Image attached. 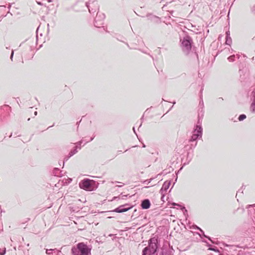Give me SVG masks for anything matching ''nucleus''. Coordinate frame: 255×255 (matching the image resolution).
<instances>
[{
    "label": "nucleus",
    "mask_w": 255,
    "mask_h": 255,
    "mask_svg": "<svg viewBox=\"0 0 255 255\" xmlns=\"http://www.w3.org/2000/svg\"><path fill=\"white\" fill-rule=\"evenodd\" d=\"M91 248L83 242L79 243L71 249L72 255H89Z\"/></svg>",
    "instance_id": "nucleus-1"
},
{
    "label": "nucleus",
    "mask_w": 255,
    "mask_h": 255,
    "mask_svg": "<svg viewBox=\"0 0 255 255\" xmlns=\"http://www.w3.org/2000/svg\"><path fill=\"white\" fill-rule=\"evenodd\" d=\"M157 249V240L155 238H151L149 241L148 246L143 249L142 255H156Z\"/></svg>",
    "instance_id": "nucleus-2"
},
{
    "label": "nucleus",
    "mask_w": 255,
    "mask_h": 255,
    "mask_svg": "<svg viewBox=\"0 0 255 255\" xmlns=\"http://www.w3.org/2000/svg\"><path fill=\"white\" fill-rule=\"evenodd\" d=\"M79 185L80 188L89 191L95 190L97 188L96 182L88 178L81 180Z\"/></svg>",
    "instance_id": "nucleus-3"
},
{
    "label": "nucleus",
    "mask_w": 255,
    "mask_h": 255,
    "mask_svg": "<svg viewBox=\"0 0 255 255\" xmlns=\"http://www.w3.org/2000/svg\"><path fill=\"white\" fill-rule=\"evenodd\" d=\"M181 47L184 53L187 55L191 50L192 45L193 43L192 39L188 35H186L181 39Z\"/></svg>",
    "instance_id": "nucleus-4"
},
{
    "label": "nucleus",
    "mask_w": 255,
    "mask_h": 255,
    "mask_svg": "<svg viewBox=\"0 0 255 255\" xmlns=\"http://www.w3.org/2000/svg\"><path fill=\"white\" fill-rule=\"evenodd\" d=\"M87 2L83 1H77L72 7L71 8L75 12H80L86 10Z\"/></svg>",
    "instance_id": "nucleus-5"
},
{
    "label": "nucleus",
    "mask_w": 255,
    "mask_h": 255,
    "mask_svg": "<svg viewBox=\"0 0 255 255\" xmlns=\"http://www.w3.org/2000/svg\"><path fill=\"white\" fill-rule=\"evenodd\" d=\"M105 18L104 13L98 12L96 16L94 25L96 27H101L104 24V20Z\"/></svg>",
    "instance_id": "nucleus-6"
},
{
    "label": "nucleus",
    "mask_w": 255,
    "mask_h": 255,
    "mask_svg": "<svg viewBox=\"0 0 255 255\" xmlns=\"http://www.w3.org/2000/svg\"><path fill=\"white\" fill-rule=\"evenodd\" d=\"M86 8H88L91 13H94L99 10V6L97 1H93L92 2H87Z\"/></svg>",
    "instance_id": "nucleus-7"
},
{
    "label": "nucleus",
    "mask_w": 255,
    "mask_h": 255,
    "mask_svg": "<svg viewBox=\"0 0 255 255\" xmlns=\"http://www.w3.org/2000/svg\"><path fill=\"white\" fill-rule=\"evenodd\" d=\"M203 129L201 124H200L199 121H198L197 125L196 126L193 131V134L198 135L200 138L202 137V136Z\"/></svg>",
    "instance_id": "nucleus-8"
},
{
    "label": "nucleus",
    "mask_w": 255,
    "mask_h": 255,
    "mask_svg": "<svg viewBox=\"0 0 255 255\" xmlns=\"http://www.w3.org/2000/svg\"><path fill=\"white\" fill-rule=\"evenodd\" d=\"M132 206H129L128 204H126L116 208L114 211L117 213H123L128 211L132 208Z\"/></svg>",
    "instance_id": "nucleus-9"
},
{
    "label": "nucleus",
    "mask_w": 255,
    "mask_h": 255,
    "mask_svg": "<svg viewBox=\"0 0 255 255\" xmlns=\"http://www.w3.org/2000/svg\"><path fill=\"white\" fill-rule=\"evenodd\" d=\"M171 184V181H166L162 185V186L160 190V192L161 194H163L165 193L169 188L170 185Z\"/></svg>",
    "instance_id": "nucleus-10"
},
{
    "label": "nucleus",
    "mask_w": 255,
    "mask_h": 255,
    "mask_svg": "<svg viewBox=\"0 0 255 255\" xmlns=\"http://www.w3.org/2000/svg\"><path fill=\"white\" fill-rule=\"evenodd\" d=\"M78 152L77 150V146H75L74 149L73 150H71L70 152L69 153L68 155L66 156L64 158V160L63 161V165H64V162L65 161H67L70 157L74 155L75 154H76Z\"/></svg>",
    "instance_id": "nucleus-11"
},
{
    "label": "nucleus",
    "mask_w": 255,
    "mask_h": 255,
    "mask_svg": "<svg viewBox=\"0 0 255 255\" xmlns=\"http://www.w3.org/2000/svg\"><path fill=\"white\" fill-rule=\"evenodd\" d=\"M151 203L149 199H145L143 200L141 203V207L142 209H147L150 207Z\"/></svg>",
    "instance_id": "nucleus-12"
},
{
    "label": "nucleus",
    "mask_w": 255,
    "mask_h": 255,
    "mask_svg": "<svg viewBox=\"0 0 255 255\" xmlns=\"http://www.w3.org/2000/svg\"><path fill=\"white\" fill-rule=\"evenodd\" d=\"M232 43V38L230 36V31L226 32V44L230 45Z\"/></svg>",
    "instance_id": "nucleus-13"
},
{
    "label": "nucleus",
    "mask_w": 255,
    "mask_h": 255,
    "mask_svg": "<svg viewBox=\"0 0 255 255\" xmlns=\"http://www.w3.org/2000/svg\"><path fill=\"white\" fill-rule=\"evenodd\" d=\"M60 252V251L59 250H57L56 249H49V250L47 249L46 250V253L47 255H52L53 254V253H57V255L58 253H59Z\"/></svg>",
    "instance_id": "nucleus-14"
},
{
    "label": "nucleus",
    "mask_w": 255,
    "mask_h": 255,
    "mask_svg": "<svg viewBox=\"0 0 255 255\" xmlns=\"http://www.w3.org/2000/svg\"><path fill=\"white\" fill-rule=\"evenodd\" d=\"M61 171L58 168H55L52 171V174L56 176H61Z\"/></svg>",
    "instance_id": "nucleus-15"
},
{
    "label": "nucleus",
    "mask_w": 255,
    "mask_h": 255,
    "mask_svg": "<svg viewBox=\"0 0 255 255\" xmlns=\"http://www.w3.org/2000/svg\"><path fill=\"white\" fill-rule=\"evenodd\" d=\"M200 138L198 137V135H196L195 134H192L190 139H189V141L191 142H194V141H196L198 139H200Z\"/></svg>",
    "instance_id": "nucleus-16"
},
{
    "label": "nucleus",
    "mask_w": 255,
    "mask_h": 255,
    "mask_svg": "<svg viewBox=\"0 0 255 255\" xmlns=\"http://www.w3.org/2000/svg\"><path fill=\"white\" fill-rule=\"evenodd\" d=\"M246 118V116L245 115H244V114H242V115L239 116V117L238 118V120L240 121H242L244 120H245Z\"/></svg>",
    "instance_id": "nucleus-17"
},
{
    "label": "nucleus",
    "mask_w": 255,
    "mask_h": 255,
    "mask_svg": "<svg viewBox=\"0 0 255 255\" xmlns=\"http://www.w3.org/2000/svg\"><path fill=\"white\" fill-rule=\"evenodd\" d=\"M235 55H232L228 58V60L230 62H233L235 61Z\"/></svg>",
    "instance_id": "nucleus-18"
},
{
    "label": "nucleus",
    "mask_w": 255,
    "mask_h": 255,
    "mask_svg": "<svg viewBox=\"0 0 255 255\" xmlns=\"http://www.w3.org/2000/svg\"><path fill=\"white\" fill-rule=\"evenodd\" d=\"M251 111L255 113V103H252L250 107Z\"/></svg>",
    "instance_id": "nucleus-19"
},
{
    "label": "nucleus",
    "mask_w": 255,
    "mask_h": 255,
    "mask_svg": "<svg viewBox=\"0 0 255 255\" xmlns=\"http://www.w3.org/2000/svg\"><path fill=\"white\" fill-rule=\"evenodd\" d=\"M209 250H211V251H214L215 252H219V250L218 249V248L217 247H210L209 248Z\"/></svg>",
    "instance_id": "nucleus-20"
},
{
    "label": "nucleus",
    "mask_w": 255,
    "mask_h": 255,
    "mask_svg": "<svg viewBox=\"0 0 255 255\" xmlns=\"http://www.w3.org/2000/svg\"><path fill=\"white\" fill-rule=\"evenodd\" d=\"M154 178H151L149 179L145 180L143 181V183L145 184H148Z\"/></svg>",
    "instance_id": "nucleus-21"
},
{
    "label": "nucleus",
    "mask_w": 255,
    "mask_h": 255,
    "mask_svg": "<svg viewBox=\"0 0 255 255\" xmlns=\"http://www.w3.org/2000/svg\"><path fill=\"white\" fill-rule=\"evenodd\" d=\"M201 234H202V235H203V237H204L205 238H206L208 239L209 240H210V241L212 242V243H213V244H215V242H214V241H213L212 240H211V239L210 237H208V236H206V235H205V234H204V232H203V233H201Z\"/></svg>",
    "instance_id": "nucleus-22"
},
{
    "label": "nucleus",
    "mask_w": 255,
    "mask_h": 255,
    "mask_svg": "<svg viewBox=\"0 0 255 255\" xmlns=\"http://www.w3.org/2000/svg\"><path fill=\"white\" fill-rule=\"evenodd\" d=\"M193 228L194 229H197V230H199L201 233H203V231L200 228L198 227L197 225H194L193 226Z\"/></svg>",
    "instance_id": "nucleus-23"
},
{
    "label": "nucleus",
    "mask_w": 255,
    "mask_h": 255,
    "mask_svg": "<svg viewBox=\"0 0 255 255\" xmlns=\"http://www.w3.org/2000/svg\"><path fill=\"white\" fill-rule=\"evenodd\" d=\"M251 11L253 14H255V4L251 7Z\"/></svg>",
    "instance_id": "nucleus-24"
},
{
    "label": "nucleus",
    "mask_w": 255,
    "mask_h": 255,
    "mask_svg": "<svg viewBox=\"0 0 255 255\" xmlns=\"http://www.w3.org/2000/svg\"><path fill=\"white\" fill-rule=\"evenodd\" d=\"M159 255H170V254L167 252H165L164 251H162L160 253Z\"/></svg>",
    "instance_id": "nucleus-25"
},
{
    "label": "nucleus",
    "mask_w": 255,
    "mask_h": 255,
    "mask_svg": "<svg viewBox=\"0 0 255 255\" xmlns=\"http://www.w3.org/2000/svg\"><path fill=\"white\" fill-rule=\"evenodd\" d=\"M197 145V142L194 141V142H192V143L191 144V146L193 147H195Z\"/></svg>",
    "instance_id": "nucleus-26"
},
{
    "label": "nucleus",
    "mask_w": 255,
    "mask_h": 255,
    "mask_svg": "<svg viewBox=\"0 0 255 255\" xmlns=\"http://www.w3.org/2000/svg\"><path fill=\"white\" fill-rule=\"evenodd\" d=\"M82 143V140L77 143V144L79 145V146H78V145L76 146H77V149L78 148L81 149V147L80 146L81 145V144Z\"/></svg>",
    "instance_id": "nucleus-27"
},
{
    "label": "nucleus",
    "mask_w": 255,
    "mask_h": 255,
    "mask_svg": "<svg viewBox=\"0 0 255 255\" xmlns=\"http://www.w3.org/2000/svg\"><path fill=\"white\" fill-rule=\"evenodd\" d=\"M223 100H224L222 98H219L218 99H217V102L218 103H221V102H223Z\"/></svg>",
    "instance_id": "nucleus-28"
},
{
    "label": "nucleus",
    "mask_w": 255,
    "mask_h": 255,
    "mask_svg": "<svg viewBox=\"0 0 255 255\" xmlns=\"http://www.w3.org/2000/svg\"><path fill=\"white\" fill-rule=\"evenodd\" d=\"M181 210H182V211L183 212L184 214H185V212H187V210L185 209V208L184 207H182Z\"/></svg>",
    "instance_id": "nucleus-29"
},
{
    "label": "nucleus",
    "mask_w": 255,
    "mask_h": 255,
    "mask_svg": "<svg viewBox=\"0 0 255 255\" xmlns=\"http://www.w3.org/2000/svg\"><path fill=\"white\" fill-rule=\"evenodd\" d=\"M13 54H14L13 50H12V51H11V55H10V59H11V60H12V58H13Z\"/></svg>",
    "instance_id": "nucleus-30"
},
{
    "label": "nucleus",
    "mask_w": 255,
    "mask_h": 255,
    "mask_svg": "<svg viewBox=\"0 0 255 255\" xmlns=\"http://www.w3.org/2000/svg\"><path fill=\"white\" fill-rule=\"evenodd\" d=\"M251 207H255V204L253 205H249L248 206L247 208H249Z\"/></svg>",
    "instance_id": "nucleus-31"
},
{
    "label": "nucleus",
    "mask_w": 255,
    "mask_h": 255,
    "mask_svg": "<svg viewBox=\"0 0 255 255\" xmlns=\"http://www.w3.org/2000/svg\"><path fill=\"white\" fill-rule=\"evenodd\" d=\"M193 54L196 58H198V55L196 54V53H194Z\"/></svg>",
    "instance_id": "nucleus-32"
},
{
    "label": "nucleus",
    "mask_w": 255,
    "mask_h": 255,
    "mask_svg": "<svg viewBox=\"0 0 255 255\" xmlns=\"http://www.w3.org/2000/svg\"><path fill=\"white\" fill-rule=\"evenodd\" d=\"M243 187H242V188L239 190L238 192H241L242 193H243Z\"/></svg>",
    "instance_id": "nucleus-33"
},
{
    "label": "nucleus",
    "mask_w": 255,
    "mask_h": 255,
    "mask_svg": "<svg viewBox=\"0 0 255 255\" xmlns=\"http://www.w3.org/2000/svg\"><path fill=\"white\" fill-rule=\"evenodd\" d=\"M252 95L253 96H255V89H254V90L252 92Z\"/></svg>",
    "instance_id": "nucleus-34"
},
{
    "label": "nucleus",
    "mask_w": 255,
    "mask_h": 255,
    "mask_svg": "<svg viewBox=\"0 0 255 255\" xmlns=\"http://www.w3.org/2000/svg\"><path fill=\"white\" fill-rule=\"evenodd\" d=\"M5 253V251H4L2 253H0V255H4Z\"/></svg>",
    "instance_id": "nucleus-35"
},
{
    "label": "nucleus",
    "mask_w": 255,
    "mask_h": 255,
    "mask_svg": "<svg viewBox=\"0 0 255 255\" xmlns=\"http://www.w3.org/2000/svg\"><path fill=\"white\" fill-rule=\"evenodd\" d=\"M254 97V100L253 101V103H255V96H253Z\"/></svg>",
    "instance_id": "nucleus-36"
},
{
    "label": "nucleus",
    "mask_w": 255,
    "mask_h": 255,
    "mask_svg": "<svg viewBox=\"0 0 255 255\" xmlns=\"http://www.w3.org/2000/svg\"><path fill=\"white\" fill-rule=\"evenodd\" d=\"M132 129H133V130L134 132L136 134V132H135V128H134V127H133Z\"/></svg>",
    "instance_id": "nucleus-37"
},
{
    "label": "nucleus",
    "mask_w": 255,
    "mask_h": 255,
    "mask_svg": "<svg viewBox=\"0 0 255 255\" xmlns=\"http://www.w3.org/2000/svg\"><path fill=\"white\" fill-rule=\"evenodd\" d=\"M127 196H128V195H123V196H122V199H124L125 198L124 197H127Z\"/></svg>",
    "instance_id": "nucleus-38"
},
{
    "label": "nucleus",
    "mask_w": 255,
    "mask_h": 255,
    "mask_svg": "<svg viewBox=\"0 0 255 255\" xmlns=\"http://www.w3.org/2000/svg\"><path fill=\"white\" fill-rule=\"evenodd\" d=\"M34 116H36L37 115V112L35 111L34 113Z\"/></svg>",
    "instance_id": "nucleus-39"
},
{
    "label": "nucleus",
    "mask_w": 255,
    "mask_h": 255,
    "mask_svg": "<svg viewBox=\"0 0 255 255\" xmlns=\"http://www.w3.org/2000/svg\"><path fill=\"white\" fill-rule=\"evenodd\" d=\"M174 205H176V206H180V205L179 204H178L174 203Z\"/></svg>",
    "instance_id": "nucleus-40"
},
{
    "label": "nucleus",
    "mask_w": 255,
    "mask_h": 255,
    "mask_svg": "<svg viewBox=\"0 0 255 255\" xmlns=\"http://www.w3.org/2000/svg\"><path fill=\"white\" fill-rule=\"evenodd\" d=\"M201 104H202V105L203 104V101H202L201 102V101L200 102V105H201Z\"/></svg>",
    "instance_id": "nucleus-41"
},
{
    "label": "nucleus",
    "mask_w": 255,
    "mask_h": 255,
    "mask_svg": "<svg viewBox=\"0 0 255 255\" xmlns=\"http://www.w3.org/2000/svg\"><path fill=\"white\" fill-rule=\"evenodd\" d=\"M37 3L39 4V5H42V3L40 2H38Z\"/></svg>",
    "instance_id": "nucleus-42"
},
{
    "label": "nucleus",
    "mask_w": 255,
    "mask_h": 255,
    "mask_svg": "<svg viewBox=\"0 0 255 255\" xmlns=\"http://www.w3.org/2000/svg\"><path fill=\"white\" fill-rule=\"evenodd\" d=\"M10 7H11V5H10V4H9V5H8V8L9 9H10Z\"/></svg>",
    "instance_id": "nucleus-43"
},
{
    "label": "nucleus",
    "mask_w": 255,
    "mask_h": 255,
    "mask_svg": "<svg viewBox=\"0 0 255 255\" xmlns=\"http://www.w3.org/2000/svg\"><path fill=\"white\" fill-rule=\"evenodd\" d=\"M224 245L225 246H226V247H228L229 246L228 245L226 244H224Z\"/></svg>",
    "instance_id": "nucleus-44"
},
{
    "label": "nucleus",
    "mask_w": 255,
    "mask_h": 255,
    "mask_svg": "<svg viewBox=\"0 0 255 255\" xmlns=\"http://www.w3.org/2000/svg\"><path fill=\"white\" fill-rule=\"evenodd\" d=\"M198 234L199 235V236L201 238H202V235H201V234Z\"/></svg>",
    "instance_id": "nucleus-45"
},
{
    "label": "nucleus",
    "mask_w": 255,
    "mask_h": 255,
    "mask_svg": "<svg viewBox=\"0 0 255 255\" xmlns=\"http://www.w3.org/2000/svg\"><path fill=\"white\" fill-rule=\"evenodd\" d=\"M93 138H94L93 137L91 138L90 141H92L93 139Z\"/></svg>",
    "instance_id": "nucleus-46"
},
{
    "label": "nucleus",
    "mask_w": 255,
    "mask_h": 255,
    "mask_svg": "<svg viewBox=\"0 0 255 255\" xmlns=\"http://www.w3.org/2000/svg\"><path fill=\"white\" fill-rule=\"evenodd\" d=\"M173 11H171V12H170L171 14H173Z\"/></svg>",
    "instance_id": "nucleus-47"
},
{
    "label": "nucleus",
    "mask_w": 255,
    "mask_h": 255,
    "mask_svg": "<svg viewBox=\"0 0 255 255\" xmlns=\"http://www.w3.org/2000/svg\"><path fill=\"white\" fill-rule=\"evenodd\" d=\"M237 56H238V58H240V55H237Z\"/></svg>",
    "instance_id": "nucleus-48"
},
{
    "label": "nucleus",
    "mask_w": 255,
    "mask_h": 255,
    "mask_svg": "<svg viewBox=\"0 0 255 255\" xmlns=\"http://www.w3.org/2000/svg\"><path fill=\"white\" fill-rule=\"evenodd\" d=\"M175 103H176V102H175V101H174V102H173V105L175 104Z\"/></svg>",
    "instance_id": "nucleus-49"
},
{
    "label": "nucleus",
    "mask_w": 255,
    "mask_h": 255,
    "mask_svg": "<svg viewBox=\"0 0 255 255\" xmlns=\"http://www.w3.org/2000/svg\"><path fill=\"white\" fill-rule=\"evenodd\" d=\"M81 122V121L79 122H77V125H79V123Z\"/></svg>",
    "instance_id": "nucleus-50"
},
{
    "label": "nucleus",
    "mask_w": 255,
    "mask_h": 255,
    "mask_svg": "<svg viewBox=\"0 0 255 255\" xmlns=\"http://www.w3.org/2000/svg\"><path fill=\"white\" fill-rule=\"evenodd\" d=\"M142 147H145V145L144 144H143Z\"/></svg>",
    "instance_id": "nucleus-51"
},
{
    "label": "nucleus",
    "mask_w": 255,
    "mask_h": 255,
    "mask_svg": "<svg viewBox=\"0 0 255 255\" xmlns=\"http://www.w3.org/2000/svg\"><path fill=\"white\" fill-rule=\"evenodd\" d=\"M48 2H51L52 1V0H48Z\"/></svg>",
    "instance_id": "nucleus-52"
},
{
    "label": "nucleus",
    "mask_w": 255,
    "mask_h": 255,
    "mask_svg": "<svg viewBox=\"0 0 255 255\" xmlns=\"http://www.w3.org/2000/svg\"><path fill=\"white\" fill-rule=\"evenodd\" d=\"M53 126V125L51 126L50 127H48V128H50V127H52Z\"/></svg>",
    "instance_id": "nucleus-53"
},
{
    "label": "nucleus",
    "mask_w": 255,
    "mask_h": 255,
    "mask_svg": "<svg viewBox=\"0 0 255 255\" xmlns=\"http://www.w3.org/2000/svg\"><path fill=\"white\" fill-rule=\"evenodd\" d=\"M123 185H120L119 186H118L119 187H122Z\"/></svg>",
    "instance_id": "nucleus-54"
},
{
    "label": "nucleus",
    "mask_w": 255,
    "mask_h": 255,
    "mask_svg": "<svg viewBox=\"0 0 255 255\" xmlns=\"http://www.w3.org/2000/svg\"><path fill=\"white\" fill-rule=\"evenodd\" d=\"M255 39V36L253 37V39Z\"/></svg>",
    "instance_id": "nucleus-55"
},
{
    "label": "nucleus",
    "mask_w": 255,
    "mask_h": 255,
    "mask_svg": "<svg viewBox=\"0 0 255 255\" xmlns=\"http://www.w3.org/2000/svg\"><path fill=\"white\" fill-rule=\"evenodd\" d=\"M173 108V106H171V108L169 109V110Z\"/></svg>",
    "instance_id": "nucleus-56"
},
{
    "label": "nucleus",
    "mask_w": 255,
    "mask_h": 255,
    "mask_svg": "<svg viewBox=\"0 0 255 255\" xmlns=\"http://www.w3.org/2000/svg\"><path fill=\"white\" fill-rule=\"evenodd\" d=\"M141 126V124L139 125V128Z\"/></svg>",
    "instance_id": "nucleus-57"
},
{
    "label": "nucleus",
    "mask_w": 255,
    "mask_h": 255,
    "mask_svg": "<svg viewBox=\"0 0 255 255\" xmlns=\"http://www.w3.org/2000/svg\"><path fill=\"white\" fill-rule=\"evenodd\" d=\"M126 44L128 45V46H129L128 44L127 43Z\"/></svg>",
    "instance_id": "nucleus-58"
}]
</instances>
